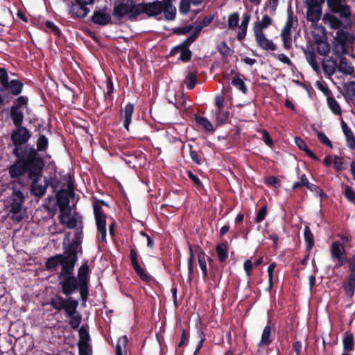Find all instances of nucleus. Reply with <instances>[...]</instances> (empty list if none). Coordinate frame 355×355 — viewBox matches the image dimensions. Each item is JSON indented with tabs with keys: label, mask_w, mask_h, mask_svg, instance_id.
Here are the masks:
<instances>
[{
	"label": "nucleus",
	"mask_w": 355,
	"mask_h": 355,
	"mask_svg": "<svg viewBox=\"0 0 355 355\" xmlns=\"http://www.w3.org/2000/svg\"><path fill=\"white\" fill-rule=\"evenodd\" d=\"M272 18L269 15H265L260 21H258L254 24V34L264 33L263 30L268 28L272 24Z\"/></svg>",
	"instance_id": "obj_26"
},
{
	"label": "nucleus",
	"mask_w": 355,
	"mask_h": 355,
	"mask_svg": "<svg viewBox=\"0 0 355 355\" xmlns=\"http://www.w3.org/2000/svg\"><path fill=\"white\" fill-rule=\"evenodd\" d=\"M189 257L188 259V272L189 278H192L193 276V260H194V251L197 254L198 259L199 257L203 258L207 257V254L203 251L202 248L200 245H196L194 249L193 246L189 243Z\"/></svg>",
	"instance_id": "obj_18"
},
{
	"label": "nucleus",
	"mask_w": 355,
	"mask_h": 355,
	"mask_svg": "<svg viewBox=\"0 0 355 355\" xmlns=\"http://www.w3.org/2000/svg\"><path fill=\"white\" fill-rule=\"evenodd\" d=\"M199 266L202 272L203 279L205 280L208 278V270L207 267L206 257L198 259Z\"/></svg>",
	"instance_id": "obj_57"
},
{
	"label": "nucleus",
	"mask_w": 355,
	"mask_h": 355,
	"mask_svg": "<svg viewBox=\"0 0 355 355\" xmlns=\"http://www.w3.org/2000/svg\"><path fill=\"white\" fill-rule=\"evenodd\" d=\"M304 238L306 245V251H311L314 245V236L308 225L304 230Z\"/></svg>",
	"instance_id": "obj_39"
},
{
	"label": "nucleus",
	"mask_w": 355,
	"mask_h": 355,
	"mask_svg": "<svg viewBox=\"0 0 355 355\" xmlns=\"http://www.w3.org/2000/svg\"><path fill=\"white\" fill-rule=\"evenodd\" d=\"M75 266H72L64 272L58 275V286L64 297L60 294H55L50 298L49 304L53 309L60 312L63 311L65 315L69 319V324L71 329H77L82 321V315L77 311L79 302L71 295L77 291L83 302H86L89 294V288H86L80 284L79 280L74 275Z\"/></svg>",
	"instance_id": "obj_1"
},
{
	"label": "nucleus",
	"mask_w": 355,
	"mask_h": 355,
	"mask_svg": "<svg viewBox=\"0 0 355 355\" xmlns=\"http://www.w3.org/2000/svg\"><path fill=\"white\" fill-rule=\"evenodd\" d=\"M349 274H355V255L347 259Z\"/></svg>",
	"instance_id": "obj_64"
},
{
	"label": "nucleus",
	"mask_w": 355,
	"mask_h": 355,
	"mask_svg": "<svg viewBox=\"0 0 355 355\" xmlns=\"http://www.w3.org/2000/svg\"><path fill=\"white\" fill-rule=\"evenodd\" d=\"M77 261L66 250L62 254H57L47 259L45 267L49 271H55L58 266H61V271L64 272L72 266H76Z\"/></svg>",
	"instance_id": "obj_7"
},
{
	"label": "nucleus",
	"mask_w": 355,
	"mask_h": 355,
	"mask_svg": "<svg viewBox=\"0 0 355 355\" xmlns=\"http://www.w3.org/2000/svg\"><path fill=\"white\" fill-rule=\"evenodd\" d=\"M166 98L168 103L173 104L177 108L184 107L187 102L184 90H167Z\"/></svg>",
	"instance_id": "obj_17"
},
{
	"label": "nucleus",
	"mask_w": 355,
	"mask_h": 355,
	"mask_svg": "<svg viewBox=\"0 0 355 355\" xmlns=\"http://www.w3.org/2000/svg\"><path fill=\"white\" fill-rule=\"evenodd\" d=\"M327 5L331 12L338 14L339 17L333 14H325L323 21L331 28L338 30L334 36V41L348 46L353 41L352 35L343 29L351 26V12L349 6L343 0H327Z\"/></svg>",
	"instance_id": "obj_2"
},
{
	"label": "nucleus",
	"mask_w": 355,
	"mask_h": 355,
	"mask_svg": "<svg viewBox=\"0 0 355 355\" xmlns=\"http://www.w3.org/2000/svg\"><path fill=\"white\" fill-rule=\"evenodd\" d=\"M83 227H79L76 229L74 238L71 241L68 239V243L65 242L66 239H64L63 242V250H66V252H68L76 261L78 260V254L83 252V248L81 247V243L83 241Z\"/></svg>",
	"instance_id": "obj_8"
},
{
	"label": "nucleus",
	"mask_w": 355,
	"mask_h": 355,
	"mask_svg": "<svg viewBox=\"0 0 355 355\" xmlns=\"http://www.w3.org/2000/svg\"><path fill=\"white\" fill-rule=\"evenodd\" d=\"M79 341L78 346H91L89 344L90 336L86 327L82 326L79 330Z\"/></svg>",
	"instance_id": "obj_38"
},
{
	"label": "nucleus",
	"mask_w": 355,
	"mask_h": 355,
	"mask_svg": "<svg viewBox=\"0 0 355 355\" xmlns=\"http://www.w3.org/2000/svg\"><path fill=\"white\" fill-rule=\"evenodd\" d=\"M173 51L175 53H180L179 60L187 62L191 58V51L185 46H177Z\"/></svg>",
	"instance_id": "obj_43"
},
{
	"label": "nucleus",
	"mask_w": 355,
	"mask_h": 355,
	"mask_svg": "<svg viewBox=\"0 0 355 355\" xmlns=\"http://www.w3.org/2000/svg\"><path fill=\"white\" fill-rule=\"evenodd\" d=\"M89 272L90 270L87 264V261L85 260L78 270L76 278L79 280L80 284L83 285L86 288H89Z\"/></svg>",
	"instance_id": "obj_22"
},
{
	"label": "nucleus",
	"mask_w": 355,
	"mask_h": 355,
	"mask_svg": "<svg viewBox=\"0 0 355 355\" xmlns=\"http://www.w3.org/2000/svg\"><path fill=\"white\" fill-rule=\"evenodd\" d=\"M344 196L350 202H354L355 191L350 186L346 185L345 187Z\"/></svg>",
	"instance_id": "obj_56"
},
{
	"label": "nucleus",
	"mask_w": 355,
	"mask_h": 355,
	"mask_svg": "<svg viewBox=\"0 0 355 355\" xmlns=\"http://www.w3.org/2000/svg\"><path fill=\"white\" fill-rule=\"evenodd\" d=\"M129 257L130 264L135 273L142 281L146 282H150L151 279L150 276L140 266L139 263V254L135 247L130 248Z\"/></svg>",
	"instance_id": "obj_14"
},
{
	"label": "nucleus",
	"mask_w": 355,
	"mask_h": 355,
	"mask_svg": "<svg viewBox=\"0 0 355 355\" xmlns=\"http://www.w3.org/2000/svg\"><path fill=\"white\" fill-rule=\"evenodd\" d=\"M48 148V138L44 135H40L37 139L36 148L31 144L24 164L45 166L44 158L40 153L46 152Z\"/></svg>",
	"instance_id": "obj_6"
},
{
	"label": "nucleus",
	"mask_w": 355,
	"mask_h": 355,
	"mask_svg": "<svg viewBox=\"0 0 355 355\" xmlns=\"http://www.w3.org/2000/svg\"><path fill=\"white\" fill-rule=\"evenodd\" d=\"M44 166L23 164L20 166L8 170V174L11 179H18L26 177V180L31 182V193L33 196L39 198L44 196L46 189V182L44 185L39 182L43 175Z\"/></svg>",
	"instance_id": "obj_3"
},
{
	"label": "nucleus",
	"mask_w": 355,
	"mask_h": 355,
	"mask_svg": "<svg viewBox=\"0 0 355 355\" xmlns=\"http://www.w3.org/2000/svg\"><path fill=\"white\" fill-rule=\"evenodd\" d=\"M230 117V112L228 110L218 112L217 123L219 125H223L227 123Z\"/></svg>",
	"instance_id": "obj_52"
},
{
	"label": "nucleus",
	"mask_w": 355,
	"mask_h": 355,
	"mask_svg": "<svg viewBox=\"0 0 355 355\" xmlns=\"http://www.w3.org/2000/svg\"><path fill=\"white\" fill-rule=\"evenodd\" d=\"M240 19V16L239 12H235L231 13L227 18V26L230 30H236L239 26V22Z\"/></svg>",
	"instance_id": "obj_45"
},
{
	"label": "nucleus",
	"mask_w": 355,
	"mask_h": 355,
	"mask_svg": "<svg viewBox=\"0 0 355 355\" xmlns=\"http://www.w3.org/2000/svg\"><path fill=\"white\" fill-rule=\"evenodd\" d=\"M267 208L268 207L266 204L262 205V207H261V209L259 210L256 215L254 219V221L256 223H261L266 218V216L267 215Z\"/></svg>",
	"instance_id": "obj_54"
},
{
	"label": "nucleus",
	"mask_w": 355,
	"mask_h": 355,
	"mask_svg": "<svg viewBox=\"0 0 355 355\" xmlns=\"http://www.w3.org/2000/svg\"><path fill=\"white\" fill-rule=\"evenodd\" d=\"M306 188L311 192H313L316 196L322 197L326 196L322 189L316 184L311 183Z\"/></svg>",
	"instance_id": "obj_60"
},
{
	"label": "nucleus",
	"mask_w": 355,
	"mask_h": 355,
	"mask_svg": "<svg viewBox=\"0 0 355 355\" xmlns=\"http://www.w3.org/2000/svg\"><path fill=\"white\" fill-rule=\"evenodd\" d=\"M317 45V51L321 55H327L330 51V46L326 39L315 41Z\"/></svg>",
	"instance_id": "obj_44"
},
{
	"label": "nucleus",
	"mask_w": 355,
	"mask_h": 355,
	"mask_svg": "<svg viewBox=\"0 0 355 355\" xmlns=\"http://www.w3.org/2000/svg\"><path fill=\"white\" fill-rule=\"evenodd\" d=\"M44 182H46V187H51L53 193H56L60 190L59 187L61 185V182L57 177L44 178Z\"/></svg>",
	"instance_id": "obj_46"
},
{
	"label": "nucleus",
	"mask_w": 355,
	"mask_h": 355,
	"mask_svg": "<svg viewBox=\"0 0 355 355\" xmlns=\"http://www.w3.org/2000/svg\"><path fill=\"white\" fill-rule=\"evenodd\" d=\"M195 120L198 125H200L205 131L214 132V129L211 123L205 117L200 115L195 116Z\"/></svg>",
	"instance_id": "obj_41"
},
{
	"label": "nucleus",
	"mask_w": 355,
	"mask_h": 355,
	"mask_svg": "<svg viewBox=\"0 0 355 355\" xmlns=\"http://www.w3.org/2000/svg\"><path fill=\"white\" fill-rule=\"evenodd\" d=\"M10 115L15 127L22 126L24 113L21 110L11 107Z\"/></svg>",
	"instance_id": "obj_32"
},
{
	"label": "nucleus",
	"mask_w": 355,
	"mask_h": 355,
	"mask_svg": "<svg viewBox=\"0 0 355 355\" xmlns=\"http://www.w3.org/2000/svg\"><path fill=\"white\" fill-rule=\"evenodd\" d=\"M341 126L343 133L346 137L347 146L350 149H354L355 148V137L354 136L352 131L344 121H341Z\"/></svg>",
	"instance_id": "obj_31"
},
{
	"label": "nucleus",
	"mask_w": 355,
	"mask_h": 355,
	"mask_svg": "<svg viewBox=\"0 0 355 355\" xmlns=\"http://www.w3.org/2000/svg\"><path fill=\"white\" fill-rule=\"evenodd\" d=\"M32 137L31 131L24 126L15 127L10 133V140L13 148L11 154L15 157V162L11 164L8 170L20 166L25 164L27 152L31 144L28 141Z\"/></svg>",
	"instance_id": "obj_4"
},
{
	"label": "nucleus",
	"mask_w": 355,
	"mask_h": 355,
	"mask_svg": "<svg viewBox=\"0 0 355 355\" xmlns=\"http://www.w3.org/2000/svg\"><path fill=\"white\" fill-rule=\"evenodd\" d=\"M331 257L332 259L335 260L336 258H340L341 256L345 254L344 246L339 241H334L331 245Z\"/></svg>",
	"instance_id": "obj_34"
},
{
	"label": "nucleus",
	"mask_w": 355,
	"mask_h": 355,
	"mask_svg": "<svg viewBox=\"0 0 355 355\" xmlns=\"http://www.w3.org/2000/svg\"><path fill=\"white\" fill-rule=\"evenodd\" d=\"M306 58L308 62L310 64L313 69L315 71H318L319 69V66L317 62L316 55L313 51H305Z\"/></svg>",
	"instance_id": "obj_48"
},
{
	"label": "nucleus",
	"mask_w": 355,
	"mask_h": 355,
	"mask_svg": "<svg viewBox=\"0 0 355 355\" xmlns=\"http://www.w3.org/2000/svg\"><path fill=\"white\" fill-rule=\"evenodd\" d=\"M295 21L292 17L288 16V19L281 32V38L283 42L284 47L286 49H290L292 46L291 34L295 30Z\"/></svg>",
	"instance_id": "obj_16"
},
{
	"label": "nucleus",
	"mask_w": 355,
	"mask_h": 355,
	"mask_svg": "<svg viewBox=\"0 0 355 355\" xmlns=\"http://www.w3.org/2000/svg\"><path fill=\"white\" fill-rule=\"evenodd\" d=\"M337 68L338 67L336 61L332 59H326L322 62V69L324 73L327 77L331 80H333L331 79V76L334 74Z\"/></svg>",
	"instance_id": "obj_30"
},
{
	"label": "nucleus",
	"mask_w": 355,
	"mask_h": 355,
	"mask_svg": "<svg viewBox=\"0 0 355 355\" xmlns=\"http://www.w3.org/2000/svg\"><path fill=\"white\" fill-rule=\"evenodd\" d=\"M343 349L345 352H352L354 349L355 343L354 337L350 331H346L344 334L343 339Z\"/></svg>",
	"instance_id": "obj_35"
},
{
	"label": "nucleus",
	"mask_w": 355,
	"mask_h": 355,
	"mask_svg": "<svg viewBox=\"0 0 355 355\" xmlns=\"http://www.w3.org/2000/svg\"><path fill=\"white\" fill-rule=\"evenodd\" d=\"M324 0H306L307 12L306 19L311 24H315L319 21L322 16L321 4Z\"/></svg>",
	"instance_id": "obj_12"
},
{
	"label": "nucleus",
	"mask_w": 355,
	"mask_h": 355,
	"mask_svg": "<svg viewBox=\"0 0 355 355\" xmlns=\"http://www.w3.org/2000/svg\"><path fill=\"white\" fill-rule=\"evenodd\" d=\"M45 26L46 28L49 29V31L51 33H53L54 35L57 36H60L61 32L59 28L52 21H46L45 22Z\"/></svg>",
	"instance_id": "obj_63"
},
{
	"label": "nucleus",
	"mask_w": 355,
	"mask_h": 355,
	"mask_svg": "<svg viewBox=\"0 0 355 355\" xmlns=\"http://www.w3.org/2000/svg\"><path fill=\"white\" fill-rule=\"evenodd\" d=\"M345 296L352 299L355 294V274H348L342 282Z\"/></svg>",
	"instance_id": "obj_20"
},
{
	"label": "nucleus",
	"mask_w": 355,
	"mask_h": 355,
	"mask_svg": "<svg viewBox=\"0 0 355 355\" xmlns=\"http://www.w3.org/2000/svg\"><path fill=\"white\" fill-rule=\"evenodd\" d=\"M311 33L315 42L327 38L326 30L323 26L316 23L311 24Z\"/></svg>",
	"instance_id": "obj_33"
},
{
	"label": "nucleus",
	"mask_w": 355,
	"mask_h": 355,
	"mask_svg": "<svg viewBox=\"0 0 355 355\" xmlns=\"http://www.w3.org/2000/svg\"><path fill=\"white\" fill-rule=\"evenodd\" d=\"M216 252L218 261L224 263L228 258V243L227 241L218 243L216 246Z\"/></svg>",
	"instance_id": "obj_29"
},
{
	"label": "nucleus",
	"mask_w": 355,
	"mask_h": 355,
	"mask_svg": "<svg viewBox=\"0 0 355 355\" xmlns=\"http://www.w3.org/2000/svg\"><path fill=\"white\" fill-rule=\"evenodd\" d=\"M207 25V22L202 21L194 27L191 25L178 27L174 29V33L178 35H184L191 32L193 30L191 34L184 41V44L186 46H189L196 40L202 29Z\"/></svg>",
	"instance_id": "obj_11"
},
{
	"label": "nucleus",
	"mask_w": 355,
	"mask_h": 355,
	"mask_svg": "<svg viewBox=\"0 0 355 355\" xmlns=\"http://www.w3.org/2000/svg\"><path fill=\"white\" fill-rule=\"evenodd\" d=\"M337 67L340 72H342L346 75H350L354 72V67L347 62L345 58H340Z\"/></svg>",
	"instance_id": "obj_40"
},
{
	"label": "nucleus",
	"mask_w": 355,
	"mask_h": 355,
	"mask_svg": "<svg viewBox=\"0 0 355 355\" xmlns=\"http://www.w3.org/2000/svg\"><path fill=\"white\" fill-rule=\"evenodd\" d=\"M128 343V339L126 336H122L118 339L116 346V355H123V348H126Z\"/></svg>",
	"instance_id": "obj_47"
},
{
	"label": "nucleus",
	"mask_w": 355,
	"mask_h": 355,
	"mask_svg": "<svg viewBox=\"0 0 355 355\" xmlns=\"http://www.w3.org/2000/svg\"><path fill=\"white\" fill-rule=\"evenodd\" d=\"M28 101V97L21 96L18 97L14 101V104L11 107H17V109L21 110V107L27 105Z\"/></svg>",
	"instance_id": "obj_58"
},
{
	"label": "nucleus",
	"mask_w": 355,
	"mask_h": 355,
	"mask_svg": "<svg viewBox=\"0 0 355 355\" xmlns=\"http://www.w3.org/2000/svg\"><path fill=\"white\" fill-rule=\"evenodd\" d=\"M92 20L96 24L105 26L111 21V16L106 12V9L96 10L93 13Z\"/></svg>",
	"instance_id": "obj_24"
},
{
	"label": "nucleus",
	"mask_w": 355,
	"mask_h": 355,
	"mask_svg": "<svg viewBox=\"0 0 355 355\" xmlns=\"http://www.w3.org/2000/svg\"><path fill=\"white\" fill-rule=\"evenodd\" d=\"M163 10L165 17L168 20H173L176 15V8L172 5L171 1H162Z\"/></svg>",
	"instance_id": "obj_36"
},
{
	"label": "nucleus",
	"mask_w": 355,
	"mask_h": 355,
	"mask_svg": "<svg viewBox=\"0 0 355 355\" xmlns=\"http://www.w3.org/2000/svg\"><path fill=\"white\" fill-rule=\"evenodd\" d=\"M93 211L95 220L101 218H106V214L103 211L102 207L93 205Z\"/></svg>",
	"instance_id": "obj_61"
},
{
	"label": "nucleus",
	"mask_w": 355,
	"mask_h": 355,
	"mask_svg": "<svg viewBox=\"0 0 355 355\" xmlns=\"http://www.w3.org/2000/svg\"><path fill=\"white\" fill-rule=\"evenodd\" d=\"M270 321L268 322L270 323ZM273 339L272 338V329L270 324H268L263 330L261 338L259 343L257 344L258 347L262 346H268L270 345Z\"/></svg>",
	"instance_id": "obj_27"
},
{
	"label": "nucleus",
	"mask_w": 355,
	"mask_h": 355,
	"mask_svg": "<svg viewBox=\"0 0 355 355\" xmlns=\"http://www.w3.org/2000/svg\"><path fill=\"white\" fill-rule=\"evenodd\" d=\"M137 3L133 1L123 2L116 5L113 10V16L118 19L127 17L129 19H135L139 16Z\"/></svg>",
	"instance_id": "obj_9"
},
{
	"label": "nucleus",
	"mask_w": 355,
	"mask_h": 355,
	"mask_svg": "<svg viewBox=\"0 0 355 355\" xmlns=\"http://www.w3.org/2000/svg\"><path fill=\"white\" fill-rule=\"evenodd\" d=\"M187 146L192 162L197 165H201L202 163V152L194 150L191 144H189Z\"/></svg>",
	"instance_id": "obj_42"
},
{
	"label": "nucleus",
	"mask_w": 355,
	"mask_h": 355,
	"mask_svg": "<svg viewBox=\"0 0 355 355\" xmlns=\"http://www.w3.org/2000/svg\"><path fill=\"white\" fill-rule=\"evenodd\" d=\"M231 90H221V92L215 96V106L216 107L217 112H220L227 104L228 101L232 100V96L230 93Z\"/></svg>",
	"instance_id": "obj_23"
},
{
	"label": "nucleus",
	"mask_w": 355,
	"mask_h": 355,
	"mask_svg": "<svg viewBox=\"0 0 355 355\" xmlns=\"http://www.w3.org/2000/svg\"><path fill=\"white\" fill-rule=\"evenodd\" d=\"M71 210L68 209V210L65 211L64 220H65V223L67 227L69 229L75 228L77 225V220L75 217H70Z\"/></svg>",
	"instance_id": "obj_49"
},
{
	"label": "nucleus",
	"mask_w": 355,
	"mask_h": 355,
	"mask_svg": "<svg viewBox=\"0 0 355 355\" xmlns=\"http://www.w3.org/2000/svg\"><path fill=\"white\" fill-rule=\"evenodd\" d=\"M0 85L4 89H22L23 84L18 80H8V73L4 69L0 68Z\"/></svg>",
	"instance_id": "obj_19"
},
{
	"label": "nucleus",
	"mask_w": 355,
	"mask_h": 355,
	"mask_svg": "<svg viewBox=\"0 0 355 355\" xmlns=\"http://www.w3.org/2000/svg\"><path fill=\"white\" fill-rule=\"evenodd\" d=\"M317 132V137H318V139L320 140V141L324 145L329 147V148H332V144H331V141L329 140V139L325 135L324 133L322 132H319L318 130H316Z\"/></svg>",
	"instance_id": "obj_62"
},
{
	"label": "nucleus",
	"mask_w": 355,
	"mask_h": 355,
	"mask_svg": "<svg viewBox=\"0 0 355 355\" xmlns=\"http://www.w3.org/2000/svg\"><path fill=\"white\" fill-rule=\"evenodd\" d=\"M184 83L189 89H193L196 86V75L193 73H189L187 76Z\"/></svg>",
	"instance_id": "obj_59"
},
{
	"label": "nucleus",
	"mask_w": 355,
	"mask_h": 355,
	"mask_svg": "<svg viewBox=\"0 0 355 355\" xmlns=\"http://www.w3.org/2000/svg\"><path fill=\"white\" fill-rule=\"evenodd\" d=\"M256 42L259 47L265 51H275L277 49L276 44L268 39L264 33L254 34Z\"/></svg>",
	"instance_id": "obj_21"
},
{
	"label": "nucleus",
	"mask_w": 355,
	"mask_h": 355,
	"mask_svg": "<svg viewBox=\"0 0 355 355\" xmlns=\"http://www.w3.org/2000/svg\"><path fill=\"white\" fill-rule=\"evenodd\" d=\"M348 46L336 42V41L334 42V46H333V51L334 53L337 55L338 56L343 55L347 53V47Z\"/></svg>",
	"instance_id": "obj_50"
},
{
	"label": "nucleus",
	"mask_w": 355,
	"mask_h": 355,
	"mask_svg": "<svg viewBox=\"0 0 355 355\" xmlns=\"http://www.w3.org/2000/svg\"><path fill=\"white\" fill-rule=\"evenodd\" d=\"M257 132L262 135V139L264 143L269 147H272L274 144V141L270 137V135L268 130L266 129H260L257 130Z\"/></svg>",
	"instance_id": "obj_51"
},
{
	"label": "nucleus",
	"mask_w": 355,
	"mask_h": 355,
	"mask_svg": "<svg viewBox=\"0 0 355 355\" xmlns=\"http://www.w3.org/2000/svg\"><path fill=\"white\" fill-rule=\"evenodd\" d=\"M189 332L187 331L185 329H181V338L178 345V347H182L188 345L189 340Z\"/></svg>",
	"instance_id": "obj_53"
},
{
	"label": "nucleus",
	"mask_w": 355,
	"mask_h": 355,
	"mask_svg": "<svg viewBox=\"0 0 355 355\" xmlns=\"http://www.w3.org/2000/svg\"><path fill=\"white\" fill-rule=\"evenodd\" d=\"M97 230L99 234V239L102 243L106 242V218H101L95 220Z\"/></svg>",
	"instance_id": "obj_37"
},
{
	"label": "nucleus",
	"mask_w": 355,
	"mask_h": 355,
	"mask_svg": "<svg viewBox=\"0 0 355 355\" xmlns=\"http://www.w3.org/2000/svg\"><path fill=\"white\" fill-rule=\"evenodd\" d=\"M135 106L134 104L129 103H128L124 108L123 111V125L125 128L126 130H129V125L132 121V116L134 112Z\"/></svg>",
	"instance_id": "obj_28"
},
{
	"label": "nucleus",
	"mask_w": 355,
	"mask_h": 355,
	"mask_svg": "<svg viewBox=\"0 0 355 355\" xmlns=\"http://www.w3.org/2000/svg\"><path fill=\"white\" fill-rule=\"evenodd\" d=\"M137 11L139 16L141 14H146L148 16H157L162 12V1H155L149 3H137Z\"/></svg>",
	"instance_id": "obj_15"
},
{
	"label": "nucleus",
	"mask_w": 355,
	"mask_h": 355,
	"mask_svg": "<svg viewBox=\"0 0 355 355\" xmlns=\"http://www.w3.org/2000/svg\"><path fill=\"white\" fill-rule=\"evenodd\" d=\"M55 193L56 198V205L59 207L60 214H59V220L60 223L62 225L65 223V220H64V216L65 211L69 209V192L65 189H60Z\"/></svg>",
	"instance_id": "obj_13"
},
{
	"label": "nucleus",
	"mask_w": 355,
	"mask_h": 355,
	"mask_svg": "<svg viewBox=\"0 0 355 355\" xmlns=\"http://www.w3.org/2000/svg\"><path fill=\"white\" fill-rule=\"evenodd\" d=\"M327 96V103L329 109L335 115H340L342 113L340 106L332 96L331 90H322Z\"/></svg>",
	"instance_id": "obj_25"
},
{
	"label": "nucleus",
	"mask_w": 355,
	"mask_h": 355,
	"mask_svg": "<svg viewBox=\"0 0 355 355\" xmlns=\"http://www.w3.org/2000/svg\"><path fill=\"white\" fill-rule=\"evenodd\" d=\"M95 0H74L69 6V13L72 18H85L89 12L87 6Z\"/></svg>",
	"instance_id": "obj_10"
},
{
	"label": "nucleus",
	"mask_w": 355,
	"mask_h": 355,
	"mask_svg": "<svg viewBox=\"0 0 355 355\" xmlns=\"http://www.w3.org/2000/svg\"><path fill=\"white\" fill-rule=\"evenodd\" d=\"M265 183L268 186L278 189L281 187V181L275 176H268L265 179Z\"/></svg>",
	"instance_id": "obj_55"
},
{
	"label": "nucleus",
	"mask_w": 355,
	"mask_h": 355,
	"mask_svg": "<svg viewBox=\"0 0 355 355\" xmlns=\"http://www.w3.org/2000/svg\"><path fill=\"white\" fill-rule=\"evenodd\" d=\"M9 189L12 190V193L7 198L8 214L13 221L19 223L24 218L22 209L26 200L24 193L26 185L21 180L13 179L9 184Z\"/></svg>",
	"instance_id": "obj_5"
}]
</instances>
